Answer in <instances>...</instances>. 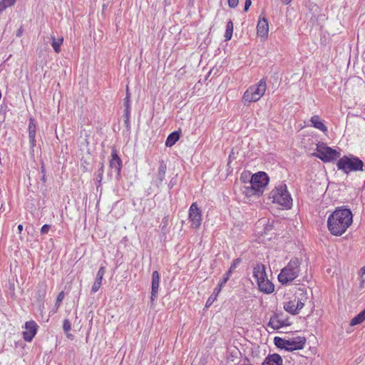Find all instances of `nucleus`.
<instances>
[{
    "label": "nucleus",
    "mask_w": 365,
    "mask_h": 365,
    "mask_svg": "<svg viewBox=\"0 0 365 365\" xmlns=\"http://www.w3.org/2000/svg\"><path fill=\"white\" fill-rule=\"evenodd\" d=\"M353 214L346 206L338 207L327 219V227L334 236H341L351 225Z\"/></svg>",
    "instance_id": "obj_1"
},
{
    "label": "nucleus",
    "mask_w": 365,
    "mask_h": 365,
    "mask_svg": "<svg viewBox=\"0 0 365 365\" xmlns=\"http://www.w3.org/2000/svg\"><path fill=\"white\" fill-rule=\"evenodd\" d=\"M269 178L268 175L262 171L253 174L249 181L250 185L245 186L243 192L247 197L260 196L265 187L268 185Z\"/></svg>",
    "instance_id": "obj_2"
},
{
    "label": "nucleus",
    "mask_w": 365,
    "mask_h": 365,
    "mask_svg": "<svg viewBox=\"0 0 365 365\" xmlns=\"http://www.w3.org/2000/svg\"><path fill=\"white\" fill-rule=\"evenodd\" d=\"M301 260L297 257L292 258L286 267L281 269L278 275L279 282L282 284H287L295 279L299 274Z\"/></svg>",
    "instance_id": "obj_3"
},
{
    "label": "nucleus",
    "mask_w": 365,
    "mask_h": 365,
    "mask_svg": "<svg viewBox=\"0 0 365 365\" xmlns=\"http://www.w3.org/2000/svg\"><path fill=\"white\" fill-rule=\"evenodd\" d=\"M364 165L363 161L353 155H344L336 163L338 170L343 171L346 174H349L351 172L362 171Z\"/></svg>",
    "instance_id": "obj_4"
},
{
    "label": "nucleus",
    "mask_w": 365,
    "mask_h": 365,
    "mask_svg": "<svg viewBox=\"0 0 365 365\" xmlns=\"http://www.w3.org/2000/svg\"><path fill=\"white\" fill-rule=\"evenodd\" d=\"M269 198L273 199V202H276L287 208H290L292 205V198L287 190V185L284 182L279 184L270 192Z\"/></svg>",
    "instance_id": "obj_5"
},
{
    "label": "nucleus",
    "mask_w": 365,
    "mask_h": 365,
    "mask_svg": "<svg viewBox=\"0 0 365 365\" xmlns=\"http://www.w3.org/2000/svg\"><path fill=\"white\" fill-rule=\"evenodd\" d=\"M317 153L313 155L320 159L324 163H329L336 160L340 157V153L336 150L327 145L326 143L319 142L316 148Z\"/></svg>",
    "instance_id": "obj_6"
},
{
    "label": "nucleus",
    "mask_w": 365,
    "mask_h": 365,
    "mask_svg": "<svg viewBox=\"0 0 365 365\" xmlns=\"http://www.w3.org/2000/svg\"><path fill=\"white\" fill-rule=\"evenodd\" d=\"M267 85L264 78L261 79L257 85L252 86L245 92L242 100L246 103L256 102L264 94Z\"/></svg>",
    "instance_id": "obj_7"
},
{
    "label": "nucleus",
    "mask_w": 365,
    "mask_h": 365,
    "mask_svg": "<svg viewBox=\"0 0 365 365\" xmlns=\"http://www.w3.org/2000/svg\"><path fill=\"white\" fill-rule=\"evenodd\" d=\"M189 219L192 227L197 229L200 227L202 221V213L196 202H193L189 209Z\"/></svg>",
    "instance_id": "obj_8"
},
{
    "label": "nucleus",
    "mask_w": 365,
    "mask_h": 365,
    "mask_svg": "<svg viewBox=\"0 0 365 365\" xmlns=\"http://www.w3.org/2000/svg\"><path fill=\"white\" fill-rule=\"evenodd\" d=\"M306 341V338L300 336L286 339V344L287 346H288L287 351H293L304 349Z\"/></svg>",
    "instance_id": "obj_9"
},
{
    "label": "nucleus",
    "mask_w": 365,
    "mask_h": 365,
    "mask_svg": "<svg viewBox=\"0 0 365 365\" xmlns=\"http://www.w3.org/2000/svg\"><path fill=\"white\" fill-rule=\"evenodd\" d=\"M109 167L116 173V179L119 180L121 178L122 160L115 148H113L111 151V159L110 160Z\"/></svg>",
    "instance_id": "obj_10"
},
{
    "label": "nucleus",
    "mask_w": 365,
    "mask_h": 365,
    "mask_svg": "<svg viewBox=\"0 0 365 365\" xmlns=\"http://www.w3.org/2000/svg\"><path fill=\"white\" fill-rule=\"evenodd\" d=\"M241 261V258H236L233 260L230 269L224 274L222 281H220L217 286L214 289V292H216V294H218L220 293L222 287L229 280L231 274H232V272L237 267V266L240 264Z\"/></svg>",
    "instance_id": "obj_11"
},
{
    "label": "nucleus",
    "mask_w": 365,
    "mask_h": 365,
    "mask_svg": "<svg viewBox=\"0 0 365 365\" xmlns=\"http://www.w3.org/2000/svg\"><path fill=\"white\" fill-rule=\"evenodd\" d=\"M38 327V326L34 321L26 322L25 324L26 331H23L24 339L29 342L31 341L36 334Z\"/></svg>",
    "instance_id": "obj_12"
},
{
    "label": "nucleus",
    "mask_w": 365,
    "mask_h": 365,
    "mask_svg": "<svg viewBox=\"0 0 365 365\" xmlns=\"http://www.w3.org/2000/svg\"><path fill=\"white\" fill-rule=\"evenodd\" d=\"M160 285V274L158 271H154L152 273L151 282V296L150 301L154 302L157 297L158 289Z\"/></svg>",
    "instance_id": "obj_13"
},
{
    "label": "nucleus",
    "mask_w": 365,
    "mask_h": 365,
    "mask_svg": "<svg viewBox=\"0 0 365 365\" xmlns=\"http://www.w3.org/2000/svg\"><path fill=\"white\" fill-rule=\"evenodd\" d=\"M257 35L262 38L267 37L269 32L268 21L265 18L259 19L257 26Z\"/></svg>",
    "instance_id": "obj_14"
},
{
    "label": "nucleus",
    "mask_w": 365,
    "mask_h": 365,
    "mask_svg": "<svg viewBox=\"0 0 365 365\" xmlns=\"http://www.w3.org/2000/svg\"><path fill=\"white\" fill-rule=\"evenodd\" d=\"M287 325L282 319H279V315L277 313H274L267 323V327L272 328L273 330H278L284 326Z\"/></svg>",
    "instance_id": "obj_15"
},
{
    "label": "nucleus",
    "mask_w": 365,
    "mask_h": 365,
    "mask_svg": "<svg viewBox=\"0 0 365 365\" xmlns=\"http://www.w3.org/2000/svg\"><path fill=\"white\" fill-rule=\"evenodd\" d=\"M28 130L30 147L31 149H33L36 146V125L33 118H29Z\"/></svg>",
    "instance_id": "obj_16"
},
{
    "label": "nucleus",
    "mask_w": 365,
    "mask_h": 365,
    "mask_svg": "<svg viewBox=\"0 0 365 365\" xmlns=\"http://www.w3.org/2000/svg\"><path fill=\"white\" fill-rule=\"evenodd\" d=\"M105 273L106 268L104 267H101L96 274V280L91 288V292L93 293L98 292V289H100L102 284V279Z\"/></svg>",
    "instance_id": "obj_17"
},
{
    "label": "nucleus",
    "mask_w": 365,
    "mask_h": 365,
    "mask_svg": "<svg viewBox=\"0 0 365 365\" xmlns=\"http://www.w3.org/2000/svg\"><path fill=\"white\" fill-rule=\"evenodd\" d=\"M282 361V358L279 354H272L265 358L262 365H283Z\"/></svg>",
    "instance_id": "obj_18"
},
{
    "label": "nucleus",
    "mask_w": 365,
    "mask_h": 365,
    "mask_svg": "<svg viewBox=\"0 0 365 365\" xmlns=\"http://www.w3.org/2000/svg\"><path fill=\"white\" fill-rule=\"evenodd\" d=\"M47 285L46 282H39L36 287V298L38 302H43L46 294Z\"/></svg>",
    "instance_id": "obj_19"
},
{
    "label": "nucleus",
    "mask_w": 365,
    "mask_h": 365,
    "mask_svg": "<svg viewBox=\"0 0 365 365\" xmlns=\"http://www.w3.org/2000/svg\"><path fill=\"white\" fill-rule=\"evenodd\" d=\"M310 122L314 128L322 131L323 133L327 132V127L324 125V122L320 119L319 115H313L310 119Z\"/></svg>",
    "instance_id": "obj_20"
},
{
    "label": "nucleus",
    "mask_w": 365,
    "mask_h": 365,
    "mask_svg": "<svg viewBox=\"0 0 365 365\" xmlns=\"http://www.w3.org/2000/svg\"><path fill=\"white\" fill-rule=\"evenodd\" d=\"M257 286L259 291L265 294H271L274 290V284L268 279H266L265 281L257 284Z\"/></svg>",
    "instance_id": "obj_21"
},
{
    "label": "nucleus",
    "mask_w": 365,
    "mask_h": 365,
    "mask_svg": "<svg viewBox=\"0 0 365 365\" xmlns=\"http://www.w3.org/2000/svg\"><path fill=\"white\" fill-rule=\"evenodd\" d=\"M166 170H167V165H166L165 162L162 160L160 161L158 173H157V179L158 180V183L157 184L158 186L161 185V183L164 180L165 177Z\"/></svg>",
    "instance_id": "obj_22"
},
{
    "label": "nucleus",
    "mask_w": 365,
    "mask_h": 365,
    "mask_svg": "<svg viewBox=\"0 0 365 365\" xmlns=\"http://www.w3.org/2000/svg\"><path fill=\"white\" fill-rule=\"evenodd\" d=\"M265 274V266L263 264L257 263L253 268V277L257 280Z\"/></svg>",
    "instance_id": "obj_23"
},
{
    "label": "nucleus",
    "mask_w": 365,
    "mask_h": 365,
    "mask_svg": "<svg viewBox=\"0 0 365 365\" xmlns=\"http://www.w3.org/2000/svg\"><path fill=\"white\" fill-rule=\"evenodd\" d=\"M180 137V131L172 132L170 134H169V135L168 136V138L165 140V145L167 147H172L179 140Z\"/></svg>",
    "instance_id": "obj_24"
},
{
    "label": "nucleus",
    "mask_w": 365,
    "mask_h": 365,
    "mask_svg": "<svg viewBox=\"0 0 365 365\" xmlns=\"http://www.w3.org/2000/svg\"><path fill=\"white\" fill-rule=\"evenodd\" d=\"M284 309L286 312L292 315L297 314L296 309V296L294 297L293 299H291L284 304Z\"/></svg>",
    "instance_id": "obj_25"
},
{
    "label": "nucleus",
    "mask_w": 365,
    "mask_h": 365,
    "mask_svg": "<svg viewBox=\"0 0 365 365\" xmlns=\"http://www.w3.org/2000/svg\"><path fill=\"white\" fill-rule=\"evenodd\" d=\"M365 320V309L356 315L350 322L351 326H355L361 324Z\"/></svg>",
    "instance_id": "obj_26"
},
{
    "label": "nucleus",
    "mask_w": 365,
    "mask_h": 365,
    "mask_svg": "<svg viewBox=\"0 0 365 365\" xmlns=\"http://www.w3.org/2000/svg\"><path fill=\"white\" fill-rule=\"evenodd\" d=\"M63 38L61 37L56 39L54 36H51V46L56 53H59L61 51V46L63 43Z\"/></svg>",
    "instance_id": "obj_27"
},
{
    "label": "nucleus",
    "mask_w": 365,
    "mask_h": 365,
    "mask_svg": "<svg viewBox=\"0 0 365 365\" xmlns=\"http://www.w3.org/2000/svg\"><path fill=\"white\" fill-rule=\"evenodd\" d=\"M274 344L277 348L287 351L288 346H287L286 344V339L279 336H275L274 338Z\"/></svg>",
    "instance_id": "obj_28"
},
{
    "label": "nucleus",
    "mask_w": 365,
    "mask_h": 365,
    "mask_svg": "<svg viewBox=\"0 0 365 365\" xmlns=\"http://www.w3.org/2000/svg\"><path fill=\"white\" fill-rule=\"evenodd\" d=\"M232 33H233V23L231 20H230L227 23V25H226V30H225V33L224 35L225 40V41L230 40L232 36Z\"/></svg>",
    "instance_id": "obj_29"
},
{
    "label": "nucleus",
    "mask_w": 365,
    "mask_h": 365,
    "mask_svg": "<svg viewBox=\"0 0 365 365\" xmlns=\"http://www.w3.org/2000/svg\"><path fill=\"white\" fill-rule=\"evenodd\" d=\"M16 0H1L0 1V14L6 10L8 7L14 6Z\"/></svg>",
    "instance_id": "obj_30"
},
{
    "label": "nucleus",
    "mask_w": 365,
    "mask_h": 365,
    "mask_svg": "<svg viewBox=\"0 0 365 365\" xmlns=\"http://www.w3.org/2000/svg\"><path fill=\"white\" fill-rule=\"evenodd\" d=\"M99 168L97 171V173H96V180L98 182V183L100 185L101 183V181L103 180V172H104V163L103 162H101L99 163Z\"/></svg>",
    "instance_id": "obj_31"
},
{
    "label": "nucleus",
    "mask_w": 365,
    "mask_h": 365,
    "mask_svg": "<svg viewBox=\"0 0 365 365\" xmlns=\"http://www.w3.org/2000/svg\"><path fill=\"white\" fill-rule=\"evenodd\" d=\"M304 306V302H303L302 299H299L296 296V309L297 312V314L299 313V311L301 310Z\"/></svg>",
    "instance_id": "obj_32"
},
{
    "label": "nucleus",
    "mask_w": 365,
    "mask_h": 365,
    "mask_svg": "<svg viewBox=\"0 0 365 365\" xmlns=\"http://www.w3.org/2000/svg\"><path fill=\"white\" fill-rule=\"evenodd\" d=\"M71 329V322L68 319H65L63 322V329L65 333H68Z\"/></svg>",
    "instance_id": "obj_33"
},
{
    "label": "nucleus",
    "mask_w": 365,
    "mask_h": 365,
    "mask_svg": "<svg viewBox=\"0 0 365 365\" xmlns=\"http://www.w3.org/2000/svg\"><path fill=\"white\" fill-rule=\"evenodd\" d=\"M217 296V294H216V292H213L212 294L208 298V299L206 302L207 307H210L213 303V302L216 299Z\"/></svg>",
    "instance_id": "obj_34"
},
{
    "label": "nucleus",
    "mask_w": 365,
    "mask_h": 365,
    "mask_svg": "<svg viewBox=\"0 0 365 365\" xmlns=\"http://www.w3.org/2000/svg\"><path fill=\"white\" fill-rule=\"evenodd\" d=\"M64 298V292L63 291H61L60 293H58V296H57V298H56V306L57 307H58L60 306V304L61 302H62V300Z\"/></svg>",
    "instance_id": "obj_35"
},
{
    "label": "nucleus",
    "mask_w": 365,
    "mask_h": 365,
    "mask_svg": "<svg viewBox=\"0 0 365 365\" xmlns=\"http://www.w3.org/2000/svg\"><path fill=\"white\" fill-rule=\"evenodd\" d=\"M51 228V225L45 224L41 228V233L44 235L47 234Z\"/></svg>",
    "instance_id": "obj_36"
},
{
    "label": "nucleus",
    "mask_w": 365,
    "mask_h": 365,
    "mask_svg": "<svg viewBox=\"0 0 365 365\" xmlns=\"http://www.w3.org/2000/svg\"><path fill=\"white\" fill-rule=\"evenodd\" d=\"M124 109H131L130 96H125L124 98Z\"/></svg>",
    "instance_id": "obj_37"
},
{
    "label": "nucleus",
    "mask_w": 365,
    "mask_h": 365,
    "mask_svg": "<svg viewBox=\"0 0 365 365\" xmlns=\"http://www.w3.org/2000/svg\"><path fill=\"white\" fill-rule=\"evenodd\" d=\"M239 3V0H228V5L230 8H235Z\"/></svg>",
    "instance_id": "obj_38"
},
{
    "label": "nucleus",
    "mask_w": 365,
    "mask_h": 365,
    "mask_svg": "<svg viewBox=\"0 0 365 365\" xmlns=\"http://www.w3.org/2000/svg\"><path fill=\"white\" fill-rule=\"evenodd\" d=\"M176 182L177 179L175 178H173L168 183V188L171 190L176 185Z\"/></svg>",
    "instance_id": "obj_39"
},
{
    "label": "nucleus",
    "mask_w": 365,
    "mask_h": 365,
    "mask_svg": "<svg viewBox=\"0 0 365 365\" xmlns=\"http://www.w3.org/2000/svg\"><path fill=\"white\" fill-rule=\"evenodd\" d=\"M131 109H124L123 116L125 120H130Z\"/></svg>",
    "instance_id": "obj_40"
},
{
    "label": "nucleus",
    "mask_w": 365,
    "mask_h": 365,
    "mask_svg": "<svg viewBox=\"0 0 365 365\" xmlns=\"http://www.w3.org/2000/svg\"><path fill=\"white\" fill-rule=\"evenodd\" d=\"M252 4V1L251 0H245V6H244V11L246 12L248 11L250 6H251Z\"/></svg>",
    "instance_id": "obj_41"
},
{
    "label": "nucleus",
    "mask_w": 365,
    "mask_h": 365,
    "mask_svg": "<svg viewBox=\"0 0 365 365\" xmlns=\"http://www.w3.org/2000/svg\"><path fill=\"white\" fill-rule=\"evenodd\" d=\"M266 279H268L267 274H265V276H262L261 278H258V279L256 280L257 284H259V283H261V282H262L265 281V280H266Z\"/></svg>",
    "instance_id": "obj_42"
},
{
    "label": "nucleus",
    "mask_w": 365,
    "mask_h": 365,
    "mask_svg": "<svg viewBox=\"0 0 365 365\" xmlns=\"http://www.w3.org/2000/svg\"><path fill=\"white\" fill-rule=\"evenodd\" d=\"M23 32H24V29H23V27H22V26H21V27L18 29V31H16V36L17 37H21V36H22V34H23Z\"/></svg>",
    "instance_id": "obj_43"
},
{
    "label": "nucleus",
    "mask_w": 365,
    "mask_h": 365,
    "mask_svg": "<svg viewBox=\"0 0 365 365\" xmlns=\"http://www.w3.org/2000/svg\"><path fill=\"white\" fill-rule=\"evenodd\" d=\"M248 175H250V173L249 174H245H245H242L240 179L242 180L244 182H245V179H246L248 177Z\"/></svg>",
    "instance_id": "obj_44"
},
{
    "label": "nucleus",
    "mask_w": 365,
    "mask_h": 365,
    "mask_svg": "<svg viewBox=\"0 0 365 365\" xmlns=\"http://www.w3.org/2000/svg\"><path fill=\"white\" fill-rule=\"evenodd\" d=\"M125 127L129 129L130 128V120H125Z\"/></svg>",
    "instance_id": "obj_45"
},
{
    "label": "nucleus",
    "mask_w": 365,
    "mask_h": 365,
    "mask_svg": "<svg viewBox=\"0 0 365 365\" xmlns=\"http://www.w3.org/2000/svg\"><path fill=\"white\" fill-rule=\"evenodd\" d=\"M41 172L42 174H46V168L43 165V164L42 163L41 165Z\"/></svg>",
    "instance_id": "obj_46"
},
{
    "label": "nucleus",
    "mask_w": 365,
    "mask_h": 365,
    "mask_svg": "<svg viewBox=\"0 0 365 365\" xmlns=\"http://www.w3.org/2000/svg\"><path fill=\"white\" fill-rule=\"evenodd\" d=\"M17 229H18V231L19 233H21L23 230V225H19L18 227H17Z\"/></svg>",
    "instance_id": "obj_47"
},
{
    "label": "nucleus",
    "mask_w": 365,
    "mask_h": 365,
    "mask_svg": "<svg viewBox=\"0 0 365 365\" xmlns=\"http://www.w3.org/2000/svg\"><path fill=\"white\" fill-rule=\"evenodd\" d=\"M283 4H288L291 2L292 0H281Z\"/></svg>",
    "instance_id": "obj_48"
},
{
    "label": "nucleus",
    "mask_w": 365,
    "mask_h": 365,
    "mask_svg": "<svg viewBox=\"0 0 365 365\" xmlns=\"http://www.w3.org/2000/svg\"><path fill=\"white\" fill-rule=\"evenodd\" d=\"M46 174H43V175H42V177H41V180H42L43 182H46Z\"/></svg>",
    "instance_id": "obj_49"
},
{
    "label": "nucleus",
    "mask_w": 365,
    "mask_h": 365,
    "mask_svg": "<svg viewBox=\"0 0 365 365\" xmlns=\"http://www.w3.org/2000/svg\"><path fill=\"white\" fill-rule=\"evenodd\" d=\"M361 272L362 274H365V265L361 269Z\"/></svg>",
    "instance_id": "obj_50"
},
{
    "label": "nucleus",
    "mask_w": 365,
    "mask_h": 365,
    "mask_svg": "<svg viewBox=\"0 0 365 365\" xmlns=\"http://www.w3.org/2000/svg\"><path fill=\"white\" fill-rule=\"evenodd\" d=\"M126 96H130V94L128 91V88L127 87V89H126Z\"/></svg>",
    "instance_id": "obj_51"
}]
</instances>
